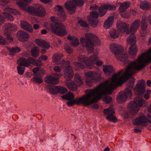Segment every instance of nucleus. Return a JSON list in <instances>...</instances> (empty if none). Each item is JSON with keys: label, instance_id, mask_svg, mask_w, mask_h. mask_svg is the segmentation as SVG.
Wrapping results in <instances>:
<instances>
[{"label": "nucleus", "instance_id": "nucleus-33", "mask_svg": "<svg viewBox=\"0 0 151 151\" xmlns=\"http://www.w3.org/2000/svg\"><path fill=\"white\" fill-rule=\"evenodd\" d=\"M120 4L119 9H128L131 5V3L129 1H125L122 3H119Z\"/></svg>", "mask_w": 151, "mask_h": 151}, {"label": "nucleus", "instance_id": "nucleus-53", "mask_svg": "<svg viewBox=\"0 0 151 151\" xmlns=\"http://www.w3.org/2000/svg\"><path fill=\"white\" fill-rule=\"evenodd\" d=\"M3 14L9 21H13L14 20V18L13 16L8 13L7 12H3Z\"/></svg>", "mask_w": 151, "mask_h": 151}, {"label": "nucleus", "instance_id": "nucleus-63", "mask_svg": "<svg viewBox=\"0 0 151 151\" xmlns=\"http://www.w3.org/2000/svg\"><path fill=\"white\" fill-rule=\"evenodd\" d=\"M44 41V40L39 39H36L35 40V42L36 43L41 47H42V45Z\"/></svg>", "mask_w": 151, "mask_h": 151}, {"label": "nucleus", "instance_id": "nucleus-62", "mask_svg": "<svg viewBox=\"0 0 151 151\" xmlns=\"http://www.w3.org/2000/svg\"><path fill=\"white\" fill-rule=\"evenodd\" d=\"M64 48L66 52L69 54L72 53L73 51L72 49L69 47L68 45L65 44L64 46Z\"/></svg>", "mask_w": 151, "mask_h": 151}, {"label": "nucleus", "instance_id": "nucleus-14", "mask_svg": "<svg viewBox=\"0 0 151 151\" xmlns=\"http://www.w3.org/2000/svg\"><path fill=\"white\" fill-rule=\"evenodd\" d=\"M20 25L21 27L24 30L30 32H32L33 29L32 26L27 21L21 20Z\"/></svg>", "mask_w": 151, "mask_h": 151}, {"label": "nucleus", "instance_id": "nucleus-11", "mask_svg": "<svg viewBox=\"0 0 151 151\" xmlns=\"http://www.w3.org/2000/svg\"><path fill=\"white\" fill-rule=\"evenodd\" d=\"M45 82L47 84L52 85H55L58 83V79L51 75L45 77L44 79Z\"/></svg>", "mask_w": 151, "mask_h": 151}, {"label": "nucleus", "instance_id": "nucleus-9", "mask_svg": "<svg viewBox=\"0 0 151 151\" xmlns=\"http://www.w3.org/2000/svg\"><path fill=\"white\" fill-rule=\"evenodd\" d=\"M64 77L65 81H68L72 79L73 75V70L71 66L67 67L64 70Z\"/></svg>", "mask_w": 151, "mask_h": 151}, {"label": "nucleus", "instance_id": "nucleus-41", "mask_svg": "<svg viewBox=\"0 0 151 151\" xmlns=\"http://www.w3.org/2000/svg\"><path fill=\"white\" fill-rule=\"evenodd\" d=\"M127 96L123 93L117 97L116 100L119 103H122L127 100Z\"/></svg>", "mask_w": 151, "mask_h": 151}, {"label": "nucleus", "instance_id": "nucleus-31", "mask_svg": "<svg viewBox=\"0 0 151 151\" xmlns=\"http://www.w3.org/2000/svg\"><path fill=\"white\" fill-rule=\"evenodd\" d=\"M136 100L139 108L142 107H144L148 105L147 102L143 99H137Z\"/></svg>", "mask_w": 151, "mask_h": 151}, {"label": "nucleus", "instance_id": "nucleus-21", "mask_svg": "<svg viewBox=\"0 0 151 151\" xmlns=\"http://www.w3.org/2000/svg\"><path fill=\"white\" fill-rule=\"evenodd\" d=\"M78 59L79 61L84 63L89 68V58L83 55H81L78 57Z\"/></svg>", "mask_w": 151, "mask_h": 151}, {"label": "nucleus", "instance_id": "nucleus-29", "mask_svg": "<svg viewBox=\"0 0 151 151\" xmlns=\"http://www.w3.org/2000/svg\"><path fill=\"white\" fill-rule=\"evenodd\" d=\"M74 81L75 83H77V85L79 86L83 85V82L81 77L79 76V74L77 73L75 74Z\"/></svg>", "mask_w": 151, "mask_h": 151}, {"label": "nucleus", "instance_id": "nucleus-35", "mask_svg": "<svg viewBox=\"0 0 151 151\" xmlns=\"http://www.w3.org/2000/svg\"><path fill=\"white\" fill-rule=\"evenodd\" d=\"M116 8V6L114 5L106 4L101 5L99 9H113Z\"/></svg>", "mask_w": 151, "mask_h": 151}, {"label": "nucleus", "instance_id": "nucleus-8", "mask_svg": "<svg viewBox=\"0 0 151 151\" xmlns=\"http://www.w3.org/2000/svg\"><path fill=\"white\" fill-rule=\"evenodd\" d=\"M117 25L118 29L120 32H125L127 34L130 33L128 29L129 25H127L126 23L118 21L117 23Z\"/></svg>", "mask_w": 151, "mask_h": 151}, {"label": "nucleus", "instance_id": "nucleus-64", "mask_svg": "<svg viewBox=\"0 0 151 151\" xmlns=\"http://www.w3.org/2000/svg\"><path fill=\"white\" fill-rule=\"evenodd\" d=\"M103 100L106 103L108 104L111 102L112 100V98L111 97L107 96L103 98Z\"/></svg>", "mask_w": 151, "mask_h": 151}, {"label": "nucleus", "instance_id": "nucleus-49", "mask_svg": "<svg viewBox=\"0 0 151 151\" xmlns=\"http://www.w3.org/2000/svg\"><path fill=\"white\" fill-rule=\"evenodd\" d=\"M113 116L114 115H107L106 117V118L110 121L115 123L118 120L115 116Z\"/></svg>", "mask_w": 151, "mask_h": 151}, {"label": "nucleus", "instance_id": "nucleus-4", "mask_svg": "<svg viewBox=\"0 0 151 151\" xmlns=\"http://www.w3.org/2000/svg\"><path fill=\"white\" fill-rule=\"evenodd\" d=\"M51 32L60 36L66 35L67 32L65 27L63 24L60 23L50 24Z\"/></svg>", "mask_w": 151, "mask_h": 151}, {"label": "nucleus", "instance_id": "nucleus-24", "mask_svg": "<svg viewBox=\"0 0 151 151\" xmlns=\"http://www.w3.org/2000/svg\"><path fill=\"white\" fill-rule=\"evenodd\" d=\"M64 83L68 88L73 91H75L77 89V85L73 82H70L67 81H65Z\"/></svg>", "mask_w": 151, "mask_h": 151}, {"label": "nucleus", "instance_id": "nucleus-3", "mask_svg": "<svg viewBox=\"0 0 151 151\" xmlns=\"http://www.w3.org/2000/svg\"><path fill=\"white\" fill-rule=\"evenodd\" d=\"M85 38H81V43L83 47H86L89 53H91L94 50L93 40L95 38L97 39V37L92 33H87L85 35Z\"/></svg>", "mask_w": 151, "mask_h": 151}, {"label": "nucleus", "instance_id": "nucleus-36", "mask_svg": "<svg viewBox=\"0 0 151 151\" xmlns=\"http://www.w3.org/2000/svg\"><path fill=\"white\" fill-rule=\"evenodd\" d=\"M48 89L50 93L56 94L58 93V86H48Z\"/></svg>", "mask_w": 151, "mask_h": 151}, {"label": "nucleus", "instance_id": "nucleus-30", "mask_svg": "<svg viewBox=\"0 0 151 151\" xmlns=\"http://www.w3.org/2000/svg\"><path fill=\"white\" fill-rule=\"evenodd\" d=\"M98 57L96 55L91 56L89 58V68H91L93 67L94 62L98 59Z\"/></svg>", "mask_w": 151, "mask_h": 151}, {"label": "nucleus", "instance_id": "nucleus-26", "mask_svg": "<svg viewBox=\"0 0 151 151\" xmlns=\"http://www.w3.org/2000/svg\"><path fill=\"white\" fill-rule=\"evenodd\" d=\"M87 18L89 23L92 27L94 28L97 27L99 23V21L98 20L90 17H88Z\"/></svg>", "mask_w": 151, "mask_h": 151}, {"label": "nucleus", "instance_id": "nucleus-20", "mask_svg": "<svg viewBox=\"0 0 151 151\" xmlns=\"http://www.w3.org/2000/svg\"><path fill=\"white\" fill-rule=\"evenodd\" d=\"M7 49L9 51V55L12 56H13L15 55L21 51L20 48L17 46L10 47H7Z\"/></svg>", "mask_w": 151, "mask_h": 151}, {"label": "nucleus", "instance_id": "nucleus-56", "mask_svg": "<svg viewBox=\"0 0 151 151\" xmlns=\"http://www.w3.org/2000/svg\"><path fill=\"white\" fill-rule=\"evenodd\" d=\"M78 23L80 24L81 26L83 27H87L88 25L87 22L84 20L81 19L78 22Z\"/></svg>", "mask_w": 151, "mask_h": 151}, {"label": "nucleus", "instance_id": "nucleus-52", "mask_svg": "<svg viewBox=\"0 0 151 151\" xmlns=\"http://www.w3.org/2000/svg\"><path fill=\"white\" fill-rule=\"evenodd\" d=\"M123 94L127 97H131L132 95L131 90L128 88H126Z\"/></svg>", "mask_w": 151, "mask_h": 151}, {"label": "nucleus", "instance_id": "nucleus-42", "mask_svg": "<svg viewBox=\"0 0 151 151\" xmlns=\"http://www.w3.org/2000/svg\"><path fill=\"white\" fill-rule=\"evenodd\" d=\"M17 28L15 24H8L6 26V29L5 30L9 31H16L17 30Z\"/></svg>", "mask_w": 151, "mask_h": 151}, {"label": "nucleus", "instance_id": "nucleus-47", "mask_svg": "<svg viewBox=\"0 0 151 151\" xmlns=\"http://www.w3.org/2000/svg\"><path fill=\"white\" fill-rule=\"evenodd\" d=\"M91 78L94 81H98L100 80L101 78L100 74L98 73H93Z\"/></svg>", "mask_w": 151, "mask_h": 151}, {"label": "nucleus", "instance_id": "nucleus-16", "mask_svg": "<svg viewBox=\"0 0 151 151\" xmlns=\"http://www.w3.org/2000/svg\"><path fill=\"white\" fill-rule=\"evenodd\" d=\"M31 15L36 16L44 17L45 16L46 12L45 10H25Z\"/></svg>", "mask_w": 151, "mask_h": 151}, {"label": "nucleus", "instance_id": "nucleus-34", "mask_svg": "<svg viewBox=\"0 0 151 151\" xmlns=\"http://www.w3.org/2000/svg\"><path fill=\"white\" fill-rule=\"evenodd\" d=\"M115 111L112 107H110L108 109H105L104 111V113L105 115H114L115 114Z\"/></svg>", "mask_w": 151, "mask_h": 151}, {"label": "nucleus", "instance_id": "nucleus-23", "mask_svg": "<svg viewBox=\"0 0 151 151\" xmlns=\"http://www.w3.org/2000/svg\"><path fill=\"white\" fill-rule=\"evenodd\" d=\"M103 70L106 75H109L114 72V70L111 65H104Z\"/></svg>", "mask_w": 151, "mask_h": 151}, {"label": "nucleus", "instance_id": "nucleus-7", "mask_svg": "<svg viewBox=\"0 0 151 151\" xmlns=\"http://www.w3.org/2000/svg\"><path fill=\"white\" fill-rule=\"evenodd\" d=\"M128 107L130 112L133 115L136 114L139 109L136 99L130 102Z\"/></svg>", "mask_w": 151, "mask_h": 151}, {"label": "nucleus", "instance_id": "nucleus-40", "mask_svg": "<svg viewBox=\"0 0 151 151\" xmlns=\"http://www.w3.org/2000/svg\"><path fill=\"white\" fill-rule=\"evenodd\" d=\"M141 27L142 30L145 31L146 30L148 27L147 20L145 19H142L141 21Z\"/></svg>", "mask_w": 151, "mask_h": 151}, {"label": "nucleus", "instance_id": "nucleus-37", "mask_svg": "<svg viewBox=\"0 0 151 151\" xmlns=\"http://www.w3.org/2000/svg\"><path fill=\"white\" fill-rule=\"evenodd\" d=\"M136 37L134 33L131 34L127 39V42L129 44L135 43L136 42Z\"/></svg>", "mask_w": 151, "mask_h": 151}, {"label": "nucleus", "instance_id": "nucleus-28", "mask_svg": "<svg viewBox=\"0 0 151 151\" xmlns=\"http://www.w3.org/2000/svg\"><path fill=\"white\" fill-rule=\"evenodd\" d=\"M31 56L34 58H37L40 53L39 49L37 47H34L31 50Z\"/></svg>", "mask_w": 151, "mask_h": 151}, {"label": "nucleus", "instance_id": "nucleus-10", "mask_svg": "<svg viewBox=\"0 0 151 151\" xmlns=\"http://www.w3.org/2000/svg\"><path fill=\"white\" fill-rule=\"evenodd\" d=\"M18 39L20 41L24 42L27 41L29 38L28 33L22 30L18 31L17 33Z\"/></svg>", "mask_w": 151, "mask_h": 151}, {"label": "nucleus", "instance_id": "nucleus-61", "mask_svg": "<svg viewBox=\"0 0 151 151\" xmlns=\"http://www.w3.org/2000/svg\"><path fill=\"white\" fill-rule=\"evenodd\" d=\"M79 44L78 39L76 38L72 42L70 43V45L73 47H75L78 45Z\"/></svg>", "mask_w": 151, "mask_h": 151}, {"label": "nucleus", "instance_id": "nucleus-13", "mask_svg": "<svg viewBox=\"0 0 151 151\" xmlns=\"http://www.w3.org/2000/svg\"><path fill=\"white\" fill-rule=\"evenodd\" d=\"M148 122V120L146 117L142 116L138 118L133 120V124L136 125H139Z\"/></svg>", "mask_w": 151, "mask_h": 151}, {"label": "nucleus", "instance_id": "nucleus-32", "mask_svg": "<svg viewBox=\"0 0 151 151\" xmlns=\"http://www.w3.org/2000/svg\"><path fill=\"white\" fill-rule=\"evenodd\" d=\"M140 6L141 9H148L151 8H150V3L146 1L141 2Z\"/></svg>", "mask_w": 151, "mask_h": 151}, {"label": "nucleus", "instance_id": "nucleus-58", "mask_svg": "<svg viewBox=\"0 0 151 151\" xmlns=\"http://www.w3.org/2000/svg\"><path fill=\"white\" fill-rule=\"evenodd\" d=\"M18 73L20 75H22L24 74L25 68L24 67H21L18 66L17 67Z\"/></svg>", "mask_w": 151, "mask_h": 151}, {"label": "nucleus", "instance_id": "nucleus-48", "mask_svg": "<svg viewBox=\"0 0 151 151\" xmlns=\"http://www.w3.org/2000/svg\"><path fill=\"white\" fill-rule=\"evenodd\" d=\"M60 63L61 65V66L63 68H65V69H66V68L70 65V62L68 61H65L64 60H62L60 62Z\"/></svg>", "mask_w": 151, "mask_h": 151}, {"label": "nucleus", "instance_id": "nucleus-27", "mask_svg": "<svg viewBox=\"0 0 151 151\" xmlns=\"http://www.w3.org/2000/svg\"><path fill=\"white\" fill-rule=\"evenodd\" d=\"M55 13L60 18L61 20L64 21L65 20L66 15L65 12L63 10H55Z\"/></svg>", "mask_w": 151, "mask_h": 151}, {"label": "nucleus", "instance_id": "nucleus-17", "mask_svg": "<svg viewBox=\"0 0 151 151\" xmlns=\"http://www.w3.org/2000/svg\"><path fill=\"white\" fill-rule=\"evenodd\" d=\"M145 83L143 80H140L136 85V87L138 91L140 93H143L145 91Z\"/></svg>", "mask_w": 151, "mask_h": 151}, {"label": "nucleus", "instance_id": "nucleus-50", "mask_svg": "<svg viewBox=\"0 0 151 151\" xmlns=\"http://www.w3.org/2000/svg\"><path fill=\"white\" fill-rule=\"evenodd\" d=\"M68 91V90L65 87L58 86V93L61 94H64Z\"/></svg>", "mask_w": 151, "mask_h": 151}, {"label": "nucleus", "instance_id": "nucleus-18", "mask_svg": "<svg viewBox=\"0 0 151 151\" xmlns=\"http://www.w3.org/2000/svg\"><path fill=\"white\" fill-rule=\"evenodd\" d=\"M140 23V21L139 19L134 20L131 25L130 33L132 32H136L139 28Z\"/></svg>", "mask_w": 151, "mask_h": 151}, {"label": "nucleus", "instance_id": "nucleus-25", "mask_svg": "<svg viewBox=\"0 0 151 151\" xmlns=\"http://www.w3.org/2000/svg\"><path fill=\"white\" fill-rule=\"evenodd\" d=\"M34 78L32 79V81L35 83L40 84L42 82V77L39 74H33Z\"/></svg>", "mask_w": 151, "mask_h": 151}, {"label": "nucleus", "instance_id": "nucleus-57", "mask_svg": "<svg viewBox=\"0 0 151 151\" xmlns=\"http://www.w3.org/2000/svg\"><path fill=\"white\" fill-rule=\"evenodd\" d=\"M94 81L91 78H87L86 79V82L88 86H91Z\"/></svg>", "mask_w": 151, "mask_h": 151}, {"label": "nucleus", "instance_id": "nucleus-55", "mask_svg": "<svg viewBox=\"0 0 151 151\" xmlns=\"http://www.w3.org/2000/svg\"><path fill=\"white\" fill-rule=\"evenodd\" d=\"M4 34L5 36H6V38L7 40L10 42H12L14 40L13 38L11 37V35H9L6 32V30H5Z\"/></svg>", "mask_w": 151, "mask_h": 151}, {"label": "nucleus", "instance_id": "nucleus-38", "mask_svg": "<svg viewBox=\"0 0 151 151\" xmlns=\"http://www.w3.org/2000/svg\"><path fill=\"white\" fill-rule=\"evenodd\" d=\"M31 64L35 65L37 66H40L42 65V62L38 60H37L31 57L30 58Z\"/></svg>", "mask_w": 151, "mask_h": 151}, {"label": "nucleus", "instance_id": "nucleus-60", "mask_svg": "<svg viewBox=\"0 0 151 151\" xmlns=\"http://www.w3.org/2000/svg\"><path fill=\"white\" fill-rule=\"evenodd\" d=\"M90 14V16H88V17H92L93 18H97L99 16V13L95 11H93L91 12Z\"/></svg>", "mask_w": 151, "mask_h": 151}, {"label": "nucleus", "instance_id": "nucleus-54", "mask_svg": "<svg viewBox=\"0 0 151 151\" xmlns=\"http://www.w3.org/2000/svg\"><path fill=\"white\" fill-rule=\"evenodd\" d=\"M73 65L76 66V68L84 69L85 67V65L84 64L80 63L75 62L73 63Z\"/></svg>", "mask_w": 151, "mask_h": 151}, {"label": "nucleus", "instance_id": "nucleus-2", "mask_svg": "<svg viewBox=\"0 0 151 151\" xmlns=\"http://www.w3.org/2000/svg\"><path fill=\"white\" fill-rule=\"evenodd\" d=\"M151 63V48L146 53H143L139 56L136 60L131 62L128 65L123 75L118 79L117 82L119 86L133 75L137 73L136 70H140L145 66V63Z\"/></svg>", "mask_w": 151, "mask_h": 151}, {"label": "nucleus", "instance_id": "nucleus-51", "mask_svg": "<svg viewBox=\"0 0 151 151\" xmlns=\"http://www.w3.org/2000/svg\"><path fill=\"white\" fill-rule=\"evenodd\" d=\"M126 11V10H120V15L123 18H128L129 17V14Z\"/></svg>", "mask_w": 151, "mask_h": 151}, {"label": "nucleus", "instance_id": "nucleus-59", "mask_svg": "<svg viewBox=\"0 0 151 151\" xmlns=\"http://www.w3.org/2000/svg\"><path fill=\"white\" fill-rule=\"evenodd\" d=\"M135 81V78H132L130 80L127 84V86L130 88H132L134 85V82Z\"/></svg>", "mask_w": 151, "mask_h": 151}, {"label": "nucleus", "instance_id": "nucleus-15", "mask_svg": "<svg viewBox=\"0 0 151 151\" xmlns=\"http://www.w3.org/2000/svg\"><path fill=\"white\" fill-rule=\"evenodd\" d=\"M30 58L31 57H29L27 59L24 58H21L18 60L17 63L19 65L28 67L31 64Z\"/></svg>", "mask_w": 151, "mask_h": 151}, {"label": "nucleus", "instance_id": "nucleus-43", "mask_svg": "<svg viewBox=\"0 0 151 151\" xmlns=\"http://www.w3.org/2000/svg\"><path fill=\"white\" fill-rule=\"evenodd\" d=\"M117 57L118 58H116L117 59L121 61H126L128 58V56L126 54H121L120 55H117Z\"/></svg>", "mask_w": 151, "mask_h": 151}, {"label": "nucleus", "instance_id": "nucleus-45", "mask_svg": "<svg viewBox=\"0 0 151 151\" xmlns=\"http://www.w3.org/2000/svg\"><path fill=\"white\" fill-rule=\"evenodd\" d=\"M42 7L39 4H34L33 6L28 7L27 9H42Z\"/></svg>", "mask_w": 151, "mask_h": 151}, {"label": "nucleus", "instance_id": "nucleus-5", "mask_svg": "<svg viewBox=\"0 0 151 151\" xmlns=\"http://www.w3.org/2000/svg\"><path fill=\"white\" fill-rule=\"evenodd\" d=\"M84 4L83 0H72L67 1L65 4V8L67 9H75L77 6L81 7Z\"/></svg>", "mask_w": 151, "mask_h": 151}, {"label": "nucleus", "instance_id": "nucleus-12", "mask_svg": "<svg viewBox=\"0 0 151 151\" xmlns=\"http://www.w3.org/2000/svg\"><path fill=\"white\" fill-rule=\"evenodd\" d=\"M148 122V120L146 117L142 116L138 118L133 120V124L136 125H139Z\"/></svg>", "mask_w": 151, "mask_h": 151}, {"label": "nucleus", "instance_id": "nucleus-44", "mask_svg": "<svg viewBox=\"0 0 151 151\" xmlns=\"http://www.w3.org/2000/svg\"><path fill=\"white\" fill-rule=\"evenodd\" d=\"M111 36L113 38H117L119 36V32L115 29H113L109 32Z\"/></svg>", "mask_w": 151, "mask_h": 151}, {"label": "nucleus", "instance_id": "nucleus-1", "mask_svg": "<svg viewBox=\"0 0 151 151\" xmlns=\"http://www.w3.org/2000/svg\"><path fill=\"white\" fill-rule=\"evenodd\" d=\"M122 71L121 70L113 75L110 83V79L106 80L94 88L86 89L85 92L87 93L81 97L74 98L73 94L70 92L61 96V97L63 99L68 101L66 104L69 106L75 104L87 106L97 103L102 96L111 94L112 90L119 86L117 82V78Z\"/></svg>", "mask_w": 151, "mask_h": 151}, {"label": "nucleus", "instance_id": "nucleus-6", "mask_svg": "<svg viewBox=\"0 0 151 151\" xmlns=\"http://www.w3.org/2000/svg\"><path fill=\"white\" fill-rule=\"evenodd\" d=\"M111 51L114 54L116 58H118L117 55L122 54L124 51V48L121 45L116 43H112L110 45Z\"/></svg>", "mask_w": 151, "mask_h": 151}, {"label": "nucleus", "instance_id": "nucleus-46", "mask_svg": "<svg viewBox=\"0 0 151 151\" xmlns=\"http://www.w3.org/2000/svg\"><path fill=\"white\" fill-rule=\"evenodd\" d=\"M16 4L19 8L21 9H24L27 6V4L22 1H16Z\"/></svg>", "mask_w": 151, "mask_h": 151}, {"label": "nucleus", "instance_id": "nucleus-39", "mask_svg": "<svg viewBox=\"0 0 151 151\" xmlns=\"http://www.w3.org/2000/svg\"><path fill=\"white\" fill-rule=\"evenodd\" d=\"M63 56L62 54L56 53L52 57V61L54 63L56 62L59 60Z\"/></svg>", "mask_w": 151, "mask_h": 151}, {"label": "nucleus", "instance_id": "nucleus-19", "mask_svg": "<svg viewBox=\"0 0 151 151\" xmlns=\"http://www.w3.org/2000/svg\"><path fill=\"white\" fill-rule=\"evenodd\" d=\"M114 16L109 17L106 20L104 24V27L106 29H109L111 27L114 22Z\"/></svg>", "mask_w": 151, "mask_h": 151}, {"label": "nucleus", "instance_id": "nucleus-22", "mask_svg": "<svg viewBox=\"0 0 151 151\" xmlns=\"http://www.w3.org/2000/svg\"><path fill=\"white\" fill-rule=\"evenodd\" d=\"M137 49L135 43L132 44L129 48V52L131 55L135 56L137 53Z\"/></svg>", "mask_w": 151, "mask_h": 151}]
</instances>
